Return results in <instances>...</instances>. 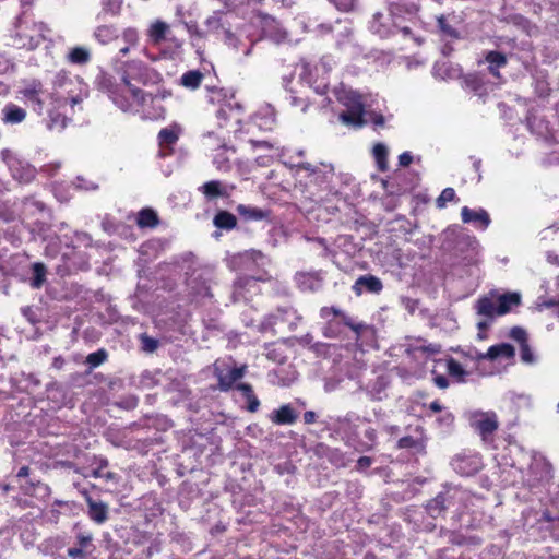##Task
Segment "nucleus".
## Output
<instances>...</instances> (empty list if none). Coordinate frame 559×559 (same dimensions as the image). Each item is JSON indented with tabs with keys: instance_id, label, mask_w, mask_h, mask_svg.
<instances>
[{
	"instance_id": "nucleus-28",
	"label": "nucleus",
	"mask_w": 559,
	"mask_h": 559,
	"mask_svg": "<svg viewBox=\"0 0 559 559\" xmlns=\"http://www.w3.org/2000/svg\"><path fill=\"white\" fill-rule=\"evenodd\" d=\"M335 31L337 32L336 45L338 48L343 49L348 47L353 56L360 52V48L352 43V28L347 24L337 21Z\"/></svg>"
},
{
	"instance_id": "nucleus-48",
	"label": "nucleus",
	"mask_w": 559,
	"mask_h": 559,
	"mask_svg": "<svg viewBox=\"0 0 559 559\" xmlns=\"http://www.w3.org/2000/svg\"><path fill=\"white\" fill-rule=\"evenodd\" d=\"M203 79V73L199 70H191L182 74L180 82L187 87L194 90L200 86Z\"/></svg>"
},
{
	"instance_id": "nucleus-4",
	"label": "nucleus",
	"mask_w": 559,
	"mask_h": 559,
	"mask_svg": "<svg viewBox=\"0 0 559 559\" xmlns=\"http://www.w3.org/2000/svg\"><path fill=\"white\" fill-rule=\"evenodd\" d=\"M369 28L381 38L401 34L405 39L409 38L415 43H420L418 29L414 27V24L411 25L403 17L393 16L390 11L386 14L382 12L374 13Z\"/></svg>"
},
{
	"instance_id": "nucleus-39",
	"label": "nucleus",
	"mask_w": 559,
	"mask_h": 559,
	"mask_svg": "<svg viewBox=\"0 0 559 559\" xmlns=\"http://www.w3.org/2000/svg\"><path fill=\"white\" fill-rule=\"evenodd\" d=\"M433 75L442 80L454 79L460 75V69L447 61H438L433 66Z\"/></svg>"
},
{
	"instance_id": "nucleus-44",
	"label": "nucleus",
	"mask_w": 559,
	"mask_h": 559,
	"mask_svg": "<svg viewBox=\"0 0 559 559\" xmlns=\"http://www.w3.org/2000/svg\"><path fill=\"white\" fill-rule=\"evenodd\" d=\"M33 276L29 278V285L33 288H40L46 282L47 270L44 263L36 262L32 265Z\"/></svg>"
},
{
	"instance_id": "nucleus-5",
	"label": "nucleus",
	"mask_w": 559,
	"mask_h": 559,
	"mask_svg": "<svg viewBox=\"0 0 559 559\" xmlns=\"http://www.w3.org/2000/svg\"><path fill=\"white\" fill-rule=\"evenodd\" d=\"M473 496L465 489L455 486L447 487L435 499L427 503V511L431 518H439L445 511L452 510L462 513L467 509Z\"/></svg>"
},
{
	"instance_id": "nucleus-42",
	"label": "nucleus",
	"mask_w": 559,
	"mask_h": 559,
	"mask_svg": "<svg viewBox=\"0 0 559 559\" xmlns=\"http://www.w3.org/2000/svg\"><path fill=\"white\" fill-rule=\"evenodd\" d=\"M169 26L162 21L153 23L148 29V37L153 44H159L167 38Z\"/></svg>"
},
{
	"instance_id": "nucleus-55",
	"label": "nucleus",
	"mask_w": 559,
	"mask_h": 559,
	"mask_svg": "<svg viewBox=\"0 0 559 559\" xmlns=\"http://www.w3.org/2000/svg\"><path fill=\"white\" fill-rule=\"evenodd\" d=\"M192 294L198 298L211 297L210 287L205 282L197 283L194 280L188 282Z\"/></svg>"
},
{
	"instance_id": "nucleus-15",
	"label": "nucleus",
	"mask_w": 559,
	"mask_h": 559,
	"mask_svg": "<svg viewBox=\"0 0 559 559\" xmlns=\"http://www.w3.org/2000/svg\"><path fill=\"white\" fill-rule=\"evenodd\" d=\"M435 20L437 23V29L442 38L457 40L462 37L459 29V26L462 23V17L454 11L436 14Z\"/></svg>"
},
{
	"instance_id": "nucleus-59",
	"label": "nucleus",
	"mask_w": 559,
	"mask_h": 559,
	"mask_svg": "<svg viewBox=\"0 0 559 559\" xmlns=\"http://www.w3.org/2000/svg\"><path fill=\"white\" fill-rule=\"evenodd\" d=\"M520 357L524 364L531 365L536 361V357L533 350L531 349L528 343H525L522 346H520Z\"/></svg>"
},
{
	"instance_id": "nucleus-31",
	"label": "nucleus",
	"mask_w": 559,
	"mask_h": 559,
	"mask_svg": "<svg viewBox=\"0 0 559 559\" xmlns=\"http://www.w3.org/2000/svg\"><path fill=\"white\" fill-rule=\"evenodd\" d=\"M119 37V29L114 24H102L95 27L93 38L100 45H107Z\"/></svg>"
},
{
	"instance_id": "nucleus-25",
	"label": "nucleus",
	"mask_w": 559,
	"mask_h": 559,
	"mask_svg": "<svg viewBox=\"0 0 559 559\" xmlns=\"http://www.w3.org/2000/svg\"><path fill=\"white\" fill-rule=\"evenodd\" d=\"M330 316L341 317L345 325L350 328L354 332L359 335L368 326L361 322H355L349 316L345 314L341 309L335 307H323L320 310V317L322 319H329Z\"/></svg>"
},
{
	"instance_id": "nucleus-52",
	"label": "nucleus",
	"mask_w": 559,
	"mask_h": 559,
	"mask_svg": "<svg viewBox=\"0 0 559 559\" xmlns=\"http://www.w3.org/2000/svg\"><path fill=\"white\" fill-rule=\"evenodd\" d=\"M439 362L442 364L443 366H445L447 371L452 377H456L460 380H462L463 376L466 374L462 365L460 362H457L456 360H454L453 358L440 360Z\"/></svg>"
},
{
	"instance_id": "nucleus-11",
	"label": "nucleus",
	"mask_w": 559,
	"mask_h": 559,
	"mask_svg": "<svg viewBox=\"0 0 559 559\" xmlns=\"http://www.w3.org/2000/svg\"><path fill=\"white\" fill-rule=\"evenodd\" d=\"M41 24H20L12 36V45L19 49L33 50L44 39Z\"/></svg>"
},
{
	"instance_id": "nucleus-49",
	"label": "nucleus",
	"mask_w": 559,
	"mask_h": 559,
	"mask_svg": "<svg viewBox=\"0 0 559 559\" xmlns=\"http://www.w3.org/2000/svg\"><path fill=\"white\" fill-rule=\"evenodd\" d=\"M239 258L245 264L253 263L258 266H264L269 261L262 252L257 250L246 251Z\"/></svg>"
},
{
	"instance_id": "nucleus-24",
	"label": "nucleus",
	"mask_w": 559,
	"mask_h": 559,
	"mask_svg": "<svg viewBox=\"0 0 559 559\" xmlns=\"http://www.w3.org/2000/svg\"><path fill=\"white\" fill-rule=\"evenodd\" d=\"M86 503L87 515L94 523L102 525L108 520L109 508L107 503L100 500H94L91 497H87Z\"/></svg>"
},
{
	"instance_id": "nucleus-17",
	"label": "nucleus",
	"mask_w": 559,
	"mask_h": 559,
	"mask_svg": "<svg viewBox=\"0 0 559 559\" xmlns=\"http://www.w3.org/2000/svg\"><path fill=\"white\" fill-rule=\"evenodd\" d=\"M276 118L273 108L270 106L262 108L249 121L245 123V132L253 133L255 129L270 131L274 128Z\"/></svg>"
},
{
	"instance_id": "nucleus-19",
	"label": "nucleus",
	"mask_w": 559,
	"mask_h": 559,
	"mask_svg": "<svg viewBox=\"0 0 559 559\" xmlns=\"http://www.w3.org/2000/svg\"><path fill=\"white\" fill-rule=\"evenodd\" d=\"M21 95V98L29 102L33 105L34 111L38 115L43 114L44 110V102L41 99L43 93V84L38 80H31L24 83L23 87H21L17 92Z\"/></svg>"
},
{
	"instance_id": "nucleus-32",
	"label": "nucleus",
	"mask_w": 559,
	"mask_h": 559,
	"mask_svg": "<svg viewBox=\"0 0 559 559\" xmlns=\"http://www.w3.org/2000/svg\"><path fill=\"white\" fill-rule=\"evenodd\" d=\"M515 355L514 347L509 343H500L493 346H490L488 350L484 354V358L486 360H497V359H512Z\"/></svg>"
},
{
	"instance_id": "nucleus-12",
	"label": "nucleus",
	"mask_w": 559,
	"mask_h": 559,
	"mask_svg": "<svg viewBox=\"0 0 559 559\" xmlns=\"http://www.w3.org/2000/svg\"><path fill=\"white\" fill-rule=\"evenodd\" d=\"M453 471L465 477L477 474L483 468V460L479 453L471 450H463L451 459Z\"/></svg>"
},
{
	"instance_id": "nucleus-22",
	"label": "nucleus",
	"mask_w": 559,
	"mask_h": 559,
	"mask_svg": "<svg viewBox=\"0 0 559 559\" xmlns=\"http://www.w3.org/2000/svg\"><path fill=\"white\" fill-rule=\"evenodd\" d=\"M382 289V281L371 274L359 276L353 285V290L357 296H361L364 293L379 294Z\"/></svg>"
},
{
	"instance_id": "nucleus-37",
	"label": "nucleus",
	"mask_w": 559,
	"mask_h": 559,
	"mask_svg": "<svg viewBox=\"0 0 559 559\" xmlns=\"http://www.w3.org/2000/svg\"><path fill=\"white\" fill-rule=\"evenodd\" d=\"M236 211L239 214V216L247 222L262 221L267 217L266 211H263L262 209L251 205L239 204Z\"/></svg>"
},
{
	"instance_id": "nucleus-7",
	"label": "nucleus",
	"mask_w": 559,
	"mask_h": 559,
	"mask_svg": "<svg viewBox=\"0 0 559 559\" xmlns=\"http://www.w3.org/2000/svg\"><path fill=\"white\" fill-rule=\"evenodd\" d=\"M334 95L346 110L340 114V120L349 127L359 128L368 122V112L364 108L361 96L355 91L341 86L334 91Z\"/></svg>"
},
{
	"instance_id": "nucleus-38",
	"label": "nucleus",
	"mask_w": 559,
	"mask_h": 559,
	"mask_svg": "<svg viewBox=\"0 0 559 559\" xmlns=\"http://www.w3.org/2000/svg\"><path fill=\"white\" fill-rule=\"evenodd\" d=\"M257 280L253 277H241L236 281L233 297L235 301L247 299L246 292L255 288Z\"/></svg>"
},
{
	"instance_id": "nucleus-35",
	"label": "nucleus",
	"mask_w": 559,
	"mask_h": 559,
	"mask_svg": "<svg viewBox=\"0 0 559 559\" xmlns=\"http://www.w3.org/2000/svg\"><path fill=\"white\" fill-rule=\"evenodd\" d=\"M123 0H102V9L96 15L97 21H105L109 17H117L122 10Z\"/></svg>"
},
{
	"instance_id": "nucleus-13",
	"label": "nucleus",
	"mask_w": 559,
	"mask_h": 559,
	"mask_svg": "<svg viewBox=\"0 0 559 559\" xmlns=\"http://www.w3.org/2000/svg\"><path fill=\"white\" fill-rule=\"evenodd\" d=\"M1 156L12 177L19 182L28 183L35 178L36 169L28 162L16 157L9 150L1 151Z\"/></svg>"
},
{
	"instance_id": "nucleus-57",
	"label": "nucleus",
	"mask_w": 559,
	"mask_h": 559,
	"mask_svg": "<svg viewBox=\"0 0 559 559\" xmlns=\"http://www.w3.org/2000/svg\"><path fill=\"white\" fill-rule=\"evenodd\" d=\"M456 194L453 188H445L436 200V205L439 209L447 206L448 202L454 201Z\"/></svg>"
},
{
	"instance_id": "nucleus-16",
	"label": "nucleus",
	"mask_w": 559,
	"mask_h": 559,
	"mask_svg": "<svg viewBox=\"0 0 559 559\" xmlns=\"http://www.w3.org/2000/svg\"><path fill=\"white\" fill-rule=\"evenodd\" d=\"M222 41L231 49L235 53L241 55L239 58L242 61L245 58L251 56L255 40L249 37H242L240 34L226 31L225 36L221 37Z\"/></svg>"
},
{
	"instance_id": "nucleus-58",
	"label": "nucleus",
	"mask_w": 559,
	"mask_h": 559,
	"mask_svg": "<svg viewBox=\"0 0 559 559\" xmlns=\"http://www.w3.org/2000/svg\"><path fill=\"white\" fill-rule=\"evenodd\" d=\"M75 189L83 190V191H92L96 190L98 188V185L85 179L84 177L78 176L75 180L72 183Z\"/></svg>"
},
{
	"instance_id": "nucleus-23",
	"label": "nucleus",
	"mask_w": 559,
	"mask_h": 559,
	"mask_svg": "<svg viewBox=\"0 0 559 559\" xmlns=\"http://www.w3.org/2000/svg\"><path fill=\"white\" fill-rule=\"evenodd\" d=\"M204 24L207 32L225 36L226 31L230 29V23L227 21V13L221 10L214 11L205 21Z\"/></svg>"
},
{
	"instance_id": "nucleus-60",
	"label": "nucleus",
	"mask_w": 559,
	"mask_h": 559,
	"mask_svg": "<svg viewBox=\"0 0 559 559\" xmlns=\"http://www.w3.org/2000/svg\"><path fill=\"white\" fill-rule=\"evenodd\" d=\"M509 336L512 340H514L515 342H518L520 344V346L527 343V333L524 329H522L520 326L512 328L509 333Z\"/></svg>"
},
{
	"instance_id": "nucleus-64",
	"label": "nucleus",
	"mask_w": 559,
	"mask_h": 559,
	"mask_svg": "<svg viewBox=\"0 0 559 559\" xmlns=\"http://www.w3.org/2000/svg\"><path fill=\"white\" fill-rule=\"evenodd\" d=\"M123 40L129 45H135L139 39L138 31L133 27H128L122 33Z\"/></svg>"
},
{
	"instance_id": "nucleus-43",
	"label": "nucleus",
	"mask_w": 559,
	"mask_h": 559,
	"mask_svg": "<svg viewBox=\"0 0 559 559\" xmlns=\"http://www.w3.org/2000/svg\"><path fill=\"white\" fill-rule=\"evenodd\" d=\"M213 223L217 228L230 230L236 226L237 219L234 214L227 211H219L215 215Z\"/></svg>"
},
{
	"instance_id": "nucleus-9",
	"label": "nucleus",
	"mask_w": 559,
	"mask_h": 559,
	"mask_svg": "<svg viewBox=\"0 0 559 559\" xmlns=\"http://www.w3.org/2000/svg\"><path fill=\"white\" fill-rule=\"evenodd\" d=\"M471 428L477 432L484 443L492 440V435L499 428L497 414L492 411L483 412L479 409L468 411L465 413Z\"/></svg>"
},
{
	"instance_id": "nucleus-8",
	"label": "nucleus",
	"mask_w": 559,
	"mask_h": 559,
	"mask_svg": "<svg viewBox=\"0 0 559 559\" xmlns=\"http://www.w3.org/2000/svg\"><path fill=\"white\" fill-rule=\"evenodd\" d=\"M62 238L66 241L67 249H70L61 253L62 260L67 263V267L69 270L85 269L87 266V259L85 254L78 252L76 248L80 246L85 248L91 247L92 237L86 233L74 231L73 236L70 237L68 234H63Z\"/></svg>"
},
{
	"instance_id": "nucleus-51",
	"label": "nucleus",
	"mask_w": 559,
	"mask_h": 559,
	"mask_svg": "<svg viewBox=\"0 0 559 559\" xmlns=\"http://www.w3.org/2000/svg\"><path fill=\"white\" fill-rule=\"evenodd\" d=\"M372 153H373V157L378 164L379 169L385 170L386 169L388 147L382 143H378L373 146Z\"/></svg>"
},
{
	"instance_id": "nucleus-40",
	"label": "nucleus",
	"mask_w": 559,
	"mask_h": 559,
	"mask_svg": "<svg viewBox=\"0 0 559 559\" xmlns=\"http://www.w3.org/2000/svg\"><path fill=\"white\" fill-rule=\"evenodd\" d=\"M67 59L72 64L83 66L90 62L91 51L86 47L76 46L70 49V51L67 55Z\"/></svg>"
},
{
	"instance_id": "nucleus-53",
	"label": "nucleus",
	"mask_w": 559,
	"mask_h": 559,
	"mask_svg": "<svg viewBox=\"0 0 559 559\" xmlns=\"http://www.w3.org/2000/svg\"><path fill=\"white\" fill-rule=\"evenodd\" d=\"M106 467H107V462L104 461L100 464V466H98L97 468L92 471V475L95 478H104L107 481H112L116 484L118 481V475L112 472L107 471Z\"/></svg>"
},
{
	"instance_id": "nucleus-45",
	"label": "nucleus",
	"mask_w": 559,
	"mask_h": 559,
	"mask_svg": "<svg viewBox=\"0 0 559 559\" xmlns=\"http://www.w3.org/2000/svg\"><path fill=\"white\" fill-rule=\"evenodd\" d=\"M388 381L384 377H378L376 381L369 385L368 394L372 400L381 401L385 397Z\"/></svg>"
},
{
	"instance_id": "nucleus-18",
	"label": "nucleus",
	"mask_w": 559,
	"mask_h": 559,
	"mask_svg": "<svg viewBox=\"0 0 559 559\" xmlns=\"http://www.w3.org/2000/svg\"><path fill=\"white\" fill-rule=\"evenodd\" d=\"M209 143L206 145L211 147L213 144L217 143L216 153L213 155V163L215 167L219 171H228L231 168L230 157L235 154V150L230 146H227L225 143H221L218 139L215 138L214 133L207 134Z\"/></svg>"
},
{
	"instance_id": "nucleus-36",
	"label": "nucleus",
	"mask_w": 559,
	"mask_h": 559,
	"mask_svg": "<svg viewBox=\"0 0 559 559\" xmlns=\"http://www.w3.org/2000/svg\"><path fill=\"white\" fill-rule=\"evenodd\" d=\"M296 419L297 414L288 404L281 406L271 414V420L277 425H292Z\"/></svg>"
},
{
	"instance_id": "nucleus-26",
	"label": "nucleus",
	"mask_w": 559,
	"mask_h": 559,
	"mask_svg": "<svg viewBox=\"0 0 559 559\" xmlns=\"http://www.w3.org/2000/svg\"><path fill=\"white\" fill-rule=\"evenodd\" d=\"M461 217L464 223H472L479 226L483 230H485L491 222L489 214L484 209L476 211L464 206L461 210Z\"/></svg>"
},
{
	"instance_id": "nucleus-34",
	"label": "nucleus",
	"mask_w": 559,
	"mask_h": 559,
	"mask_svg": "<svg viewBox=\"0 0 559 559\" xmlns=\"http://www.w3.org/2000/svg\"><path fill=\"white\" fill-rule=\"evenodd\" d=\"M485 62L488 63V71L496 78H500L499 70L507 66V57L500 51H488L485 53Z\"/></svg>"
},
{
	"instance_id": "nucleus-6",
	"label": "nucleus",
	"mask_w": 559,
	"mask_h": 559,
	"mask_svg": "<svg viewBox=\"0 0 559 559\" xmlns=\"http://www.w3.org/2000/svg\"><path fill=\"white\" fill-rule=\"evenodd\" d=\"M122 94L119 95L110 75L102 72L96 76V85L98 90L108 93L112 102L120 109L128 111L134 103L139 104L143 100V93L140 88L134 87L126 75L122 76Z\"/></svg>"
},
{
	"instance_id": "nucleus-27",
	"label": "nucleus",
	"mask_w": 559,
	"mask_h": 559,
	"mask_svg": "<svg viewBox=\"0 0 559 559\" xmlns=\"http://www.w3.org/2000/svg\"><path fill=\"white\" fill-rule=\"evenodd\" d=\"M27 112L14 103H8L1 109V121L4 124H19L26 119Z\"/></svg>"
},
{
	"instance_id": "nucleus-21",
	"label": "nucleus",
	"mask_w": 559,
	"mask_h": 559,
	"mask_svg": "<svg viewBox=\"0 0 559 559\" xmlns=\"http://www.w3.org/2000/svg\"><path fill=\"white\" fill-rule=\"evenodd\" d=\"M180 134L178 126L164 128L158 133L159 156L165 157L173 152V146L177 143Z\"/></svg>"
},
{
	"instance_id": "nucleus-20",
	"label": "nucleus",
	"mask_w": 559,
	"mask_h": 559,
	"mask_svg": "<svg viewBox=\"0 0 559 559\" xmlns=\"http://www.w3.org/2000/svg\"><path fill=\"white\" fill-rule=\"evenodd\" d=\"M75 546L68 548L67 554L72 559H83L90 556L94 550L93 534L90 531L80 530L75 535Z\"/></svg>"
},
{
	"instance_id": "nucleus-50",
	"label": "nucleus",
	"mask_w": 559,
	"mask_h": 559,
	"mask_svg": "<svg viewBox=\"0 0 559 559\" xmlns=\"http://www.w3.org/2000/svg\"><path fill=\"white\" fill-rule=\"evenodd\" d=\"M397 447L400 449H411V450H414V452L418 453L424 450L425 444H424L423 440H420V439H416L411 436H406V437L401 438L397 441Z\"/></svg>"
},
{
	"instance_id": "nucleus-46",
	"label": "nucleus",
	"mask_w": 559,
	"mask_h": 559,
	"mask_svg": "<svg viewBox=\"0 0 559 559\" xmlns=\"http://www.w3.org/2000/svg\"><path fill=\"white\" fill-rule=\"evenodd\" d=\"M136 223L140 227H155L158 224L157 214L151 209H144L139 212Z\"/></svg>"
},
{
	"instance_id": "nucleus-54",
	"label": "nucleus",
	"mask_w": 559,
	"mask_h": 559,
	"mask_svg": "<svg viewBox=\"0 0 559 559\" xmlns=\"http://www.w3.org/2000/svg\"><path fill=\"white\" fill-rule=\"evenodd\" d=\"M107 357H108L107 352L102 348L94 353L88 354L86 357V364L92 369L97 368L98 366H100L103 362L106 361Z\"/></svg>"
},
{
	"instance_id": "nucleus-63",
	"label": "nucleus",
	"mask_w": 559,
	"mask_h": 559,
	"mask_svg": "<svg viewBox=\"0 0 559 559\" xmlns=\"http://www.w3.org/2000/svg\"><path fill=\"white\" fill-rule=\"evenodd\" d=\"M289 103L293 107L299 108L301 112H306L307 108L309 107V102L307 98L296 95L289 96Z\"/></svg>"
},
{
	"instance_id": "nucleus-33",
	"label": "nucleus",
	"mask_w": 559,
	"mask_h": 559,
	"mask_svg": "<svg viewBox=\"0 0 559 559\" xmlns=\"http://www.w3.org/2000/svg\"><path fill=\"white\" fill-rule=\"evenodd\" d=\"M246 366L235 367L226 372L219 371L217 373L219 386L223 391L229 390L236 381L241 379L245 374Z\"/></svg>"
},
{
	"instance_id": "nucleus-14",
	"label": "nucleus",
	"mask_w": 559,
	"mask_h": 559,
	"mask_svg": "<svg viewBox=\"0 0 559 559\" xmlns=\"http://www.w3.org/2000/svg\"><path fill=\"white\" fill-rule=\"evenodd\" d=\"M420 0H386L388 10L393 16L403 17L411 25L419 31L420 21L417 16Z\"/></svg>"
},
{
	"instance_id": "nucleus-29",
	"label": "nucleus",
	"mask_w": 559,
	"mask_h": 559,
	"mask_svg": "<svg viewBox=\"0 0 559 559\" xmlns=\"http://www.w3.org/2000/svg\"><path fill=\"white\" fill-rule=\"evenodd\" d=\"M262 32L265 37L270 38L274 43H282L287 38L286 31L280 25V23L273 17H265Z\"/></svg>"
},
{
	"instance_id": "nucleus-41",
	"label": "nucleus",
	"mask_w": 559,
	"mask_h": 559,
	"mask_svg": "<svg viewBox=\"0 0 559 559\" xmlns=\"http://www.w3.org/2000/svg\"><path fill=\"white\" fill-rule=\"evenodd\" d=\"M45 242L44 253L47 258H56L61 253V238L57 235H47L43 238Z\"/></svg>"
},
{
	"instance_id": "nucleus-2",
	"label": "nucleus",
	"mask_w": 559,
	"mask_h": 559,
	"mask_svg": "<svg viewBox=\"0 0 559 559\" xmlns=\"http://www.w3.org/2000/svg\"><path fill=\"white\" fill-rule=\"evenodd\" d=\"M295 174L298 181L296 190H299L306 200L322 204L324 202L322 192L328 190L334 176L333 165L300 163L297 165Z\"/></svg>"
},
{
	"instance_id": "nucleus-10",
	"label": "nucleus",
	"mask_w": 559,
	"mask_h": 559,
	"mask_svg": "<svg viewBox=\"0 0 559 559\" xmlns=\"http://www.w3.org/2000/svg\"><path fill=\"white\" fill-rule=\"evenodd\" d=\"M300 321L301 317L295 309L290 307L278 308L275 312L264 318L261 322V330L276 333L287 328L289 331H294Z\"/></svg>"
},
{
	"instance_id": "nucleus-61",
	"label": "nucleus",
	"mask_w": 559,
	"mask_h": 559,
	"mask_svg": "<svg viewBox=\"0 0 559 559\" xmlns=\"http://www.w3.org/2000/svg\"><path fill=\"white\" fill-rule=\"evenodd\" d=\"M335 66V60L330 57V56H325L323 57L320 62L316 66V71L319 73V72H322V73H328L330 70H332V68Z\"/></svg>"
},
{
	"instance_id": "nucleus-56",
	"label": "nucleus",
	"mask_w": 559,
	"mask_h": 559,
	"mask_svg": "<svg viewBox=\"0 0 559 559\" xmlns=\"http://www.w3.org/2000/svg\"><path fill=\"white\" fill-rule=\"evenodd\" d=\"M45 210V204L35 199H26L23 204V213L25 215H33L36 212H43Z\"/></svg>"
},
{
	"instance_id": "nucleus-47",
	"label": "nucleus",
	"mask_w": 559,
	"mask_h": 559,
	"mask_svg": "<svg viewBox=\"0 0 559 559\" xmlns=\"http://www.w3.org/2000/svg\"><path fill=\"white\" fill-rule=\"evenodd\" d=\"M527 126L532 132L539 136H546L549 133L548 123L533 114L527 116Z\"/></svg>"
},
{
	"instance_id": "nucleus-30",
	"label": "nucleus",
	"mask_w": 559,
	"mask_h": 559,
	"mask_svg": "<svg viewBox=\"0 0 559 559\" xmlns=\"http://www.w3.org/2000/svg\"><path fill=\"white\" fill-rule=\"evenodd\" d=\"M199 191L202 192L209 201H212L218 197L229 195V187L219 180H211L205 182L199 187Z\"/></svg>"
},
{
	"instance_id": "nucleus-3",
	"label": "nucleus",
	"mask_w": 559,
	"mask_h": 559,
	"mask_svg": "<svg viewBox=\"0 0 559 559\" xmlns=\"http://www.w3.org/2000/svg\"><path fill=\"white\" fill-rule=\"evenodd\" d=\"M519 302L520 296L518 294L497 295L491 292L488 295L480 296L474 305L476 314L479 317L476 326L488 329L497 317L508 313L512 306Z\"/></svg>"
},
{
	"instance_id": "nucleus-62",
	"label": "nucleus",
	"mask_w": 559,
	"mask_h": 559,
	"mask_svg": "<svg viewBox=\"0 0 559 559\" xmlns=\"http://www.w3.org/2000/svg\"><path fill=\"white\" fill-rule=\"evenodd\" d=\"M438 424L445 428L450 429L454 423V415L449 411H443L440 413V416L437 418Z\"/></svg>"
},
{
	"instance_id": "nucleus-1",
	"label": "nucleus",
	"mask_w": 559,
	"mask_h": 559,
	"mask_svg": "<svg viewBox=\"0 0 559 559\" xmlns=\"http://www.w3.org/2000/svg\"><path fill=\"white\" fill-rule=\"evenodd\" d=\"M87 85L75 75L59 71L52 81L51 103L48 109V128L61 131L67 127L75 108L87 97Z\"/></svg>"
}]
</instances>
